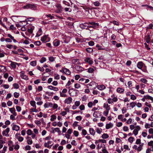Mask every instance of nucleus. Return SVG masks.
<instances>
[{
    "label": "nucleus",
    "mask_w": 153,
    "mask_h": 153,
    "mask_svg": "<svg viewBox=\"0 0 153 153\" xmlns=\"http://www.w3.org/2000/svg\"><path fill=\"white\" fill-rule=\"evenodd\" d=\"M37 69L43 72L44 71V69L43 68V67H41L39 66H37Z\"/></svg>",
    "instance_id": "nucleus-46"
},
{
    "label": "nucleus",
    "mask_w": 153,
    "mask_h": 153,
    "mask_svg": "<svg viewBox=\"0 0 153 153\" xmlns=\"http://www.w3.org/2000/svg\"><path fill=\"white\" fill-rule=\"evenodd\" d=\"M90 134L92 135H94L95 133V131L92 128H90L89 129Z\"/></svg>",
    "instance_id": "nucleus-15"
},
{
    "label": "nucleus",
    "mask_w": 153,
    "mask_h": 153,
    "mask_svg": "<svg viewBox=\"0 0 153 153\" xmlns=\"http://www.w3.org/2000/svg\"><path fill=\"white\" fill-rule=\"evenodd\" d=\"M48 88L50 90H53L54 91H57L58 89L57 88L53 87L52 85H49L48 86Z\"/></svg>",
    "instance_id": "nucleus-12"
},
{
    "label": "nucleus",
    "mask_w": 153,
    "mask_h": 153,
    "mask_svg": "<svg viewBox=\"0 0 153 153\" xmlns=\"http://www.w3.org/2000/svg\"><path fill=\"white\" fill-rule=\"evenodd\" d=\"M13 86L14 87V88L15 89H18L19 87V85L17 83H14L13 84Z\"/></svg>",
    "instance_id": "nucleus-44"
},
{
    "label": "nucleus",
    "mask_w": 153,
    "mask_h": 153,
    "mask_svg": "<svg viewBox=\"0 0 153 153\" xmlns=\"http://www.w3.org/2000/svg\"><path fill=\"white\" fill-rule=\"evenodd\" d=\"M82 133L83 135H85L87 134V132L85 129H83L82 130Z\"/></svg>",
    "instance_id": "nucleus-55"
},
{
    "label": "nucleus",
    "mask_w": 153,
    "mask_h": 153,
    "mask_svg": "<svg viewBox=\"0 0 153 153\" xmlns=\"http://www.w3.org/2000/svg\"><path fill=\"white\" fill-rule=\"evenodd\" d=\"M116 91L119 93L122 94L124 93V89L120 88H118L116 90Z\"/></svg>",
    "instance_id": "nucleus-13"
},
{
    "label": "nucleus",
    "mask_w": 153,
    "mask_h": 153,
    "mask_svg": "<svg viewBox=\"0 0 153 153\" xmlns=\"http://www.w3.org/2000/svg\"><path fill=\"white\" fill-rule=\"evenodd\" d=\"M42 32L41 28H40L37 31L36 37H39L42 34Z\"/></svg>",
    "instance_id": "nucleus-17"
},
{
    "label": "nucleus",
    "mask_w": 153,
    "mask_h": 153,
    "mask_svg": "<svg viewBox=\"0 0 153 153\" xmlns=\"http://www.w3.org/2000/svg\"><path fill=\"white\" fill-rule=\"evenodd\" d=\"M72 101V98L71 97L66 98L64 100V102L68 104H71Z\"/></svg>",
    "instance_id": "nucleus-7"
},
{
    "label": "nucleus",
    "mask_w": 153,
    "mask_h": 153,
    "mask_svg": "<svg viewBox=\"0 0 153 153\" xmlns=\"http://www.w3.org/2000/svg\"><path fill=\"white\" fill-rule=\"evenodd\" d=\"M109 137L108 135L106 133L103 134L102 136V138L103 139H106Z\"/></svg>",
    "instance_id": "nucleus-29"
},
{
    "label": "nucleus",
    "mask_w": 153,
    "mask_h": 153,
    "mask_svg": "<svg viewBox=\"0 0 153 153\" xmlns=\"http://www.w3.org/2000/svg\"><path fill=\"white\" fill-rule=\"evenodd\" d=\"M78 121H81L82 120V117L81 116H77L75 118Z\"/></svg>",
    "instance_id": "nucleus-52"
},
{
    "label": "nucleus",
    "mask_w": 153,
    "mask_h": 153,
    "mask_svg": "<svg viewBox=\"0 0 153 153\" xmlns=\"http://www.w3.org/2000/svg\"><path fill=\"white\" fill-rule=\"evenodd\" d=\"M135 129H134L137 131H138L140 130L141 128L139 126H136L135 127Z\"/></svg>",
    "instance_id": "nucleus-64"
},
{
    "label": "nucleus",
    "mask_w": 153,
    "mask_h": 153,
    "mask_svg": "<svg viewBox=\"0 0 153 153\" xmlns=\"http://www.w3.org/2000/svg\"><path fill=\"white\" fill-rule=\"evenodd\" d=\"M49 59L50 61L51 62H53L54 61V60L55 58H54L53 57L51 56L49 57Z\"/></svg>",
    "instance_id": "nucleus-59"
},
{
    "label": "nucleus",
    "mask_w": 153,
    "mask_h": 153,
    "mask_svg": "<svg viewBox=\"0 0 153 153\" xmlns=\"http://www.w3.org/2000/svg\"><path fill=\"white\" fill-rule=\"evenodd\" d=\"M150 40V38L149 35H148L146 38V42L147 43H149Z\"/></svg>",
    "instance_id": "nucleus-54"
},
{
    "label": "nucleus",
    "mask_w": 153,
    "mask_h": 153,
    "mask_svg": "<svg viewBox=\"0 0 153 153\" xmlns=\"http://www.w3.org/2000/svg\"><path fill=\"white\" fill-rule=\"evenodd\" d=\"M136 105V103L135 102H131L130 103V106L132 108H133Z\"/></svg>",
    "instance_id": "nucleus-39"
},
{
    "label": "nucleus",
    "mask_w": 153,
    "mask_h": 153,
    "mask_svg": "<svg viewBox=\"0 0 153 153\" xmlns=\"http://www.w3.org/2000/svg\"><path fill=\"white\" fill-rule=\"evenodd\" d=\"M94 42L93 41H91L88 42V44L89 46H93L94 45Z\"/></svg>",
    "instance_id": "nucleus-58"
},
{
    "label": "nucleus",
    "mask_w": 153,
    "mask_h": 153,
    "mask_svg": "<svg viewBox=\"0 0 153 153\" xmlns=\"http://www.w3.org/2000/svg\"><path fill=\"white\" fill-rule=\"evenodd\" d=\"M14 96L15 98H17L19 96V93L15 92L14 93Z\"/></svg>",
    "instance_id": "nucleus-49"
},
{
    "label": "nucleus",
    "mask_w": 153,
    "mask_h": 153,
    "mask_svg": "<svg viewBox=\"0 0 153 153\" xmlns=\"http://www.w3.org/2000/svg\"><path fill=\"white\" fill-rule=\"evenodd\" d=\"M48 35H45L42 37H41V41L43 42H46L47 41H46L48 37Z\"/></svg>",
    "instance_id": "nucleus-18"
},
{
    "label": "nucleus",
    "mask_w": 153,
    "mask_h": 153,
    "mask_svg": "<svg viewBox=\"0 0 153 153\" xmlns=\"http://www.w3.org/2000/svg\"><path fill=\"white\" fill-rule=\"evenodd\" d=\"M20 127L16 125L13 124L12 126V129L13 130H15L16 131H18L19 130Z\"/></svg>",
    "instance_id": "nucleus-16"
},
{
    "label": "nucleus",
    "mask_w": 153,
    "mask_h": 153,
    "mask_svg": "<svg viewBox=\"0 0 153 153\" xmlns=\"http://www.w3.org/2000/svg\"><path fill=\"white\" fill-rule=\"evenodd\" d=\"M17 63L16 62H11L10 64V66L13 68L15 69L16 67Z\"/></svg>",
    "instance_id": "nucleus-22"
},
{
    "label": "nucleus",
    "mask_w": 153,
    "mask_h": 153,
    "mask_svg": "<svg viewBox=\"0 0 153 153\" xmlns=\"http://www.w3.org/2000/svg\"><path fill=\"white\" fill-rule=\"evenodd\" d=\"M141 69L143 71L145 72H147V71L146 70V67L145 65L143 66L142 68Z\"/></svg>",
    "instance_id": "nucleus-36"
},
{
    "label": "nucleus",
    "mask_w": 153,
    "mask_h": 153,
    "mask_svg": "<svg viewBox=\"0 0 153 153\" xmlns=\"http://www.w3.org/2000/svg\"><path fill=\"white\" fill-rule=\"evenodd\" d=\"M9 110L12 114H13L15 112V109L14 108H9Z\"/></svg>",
    "instance_id": "nucleus-40"
},
{
    "label": "nucleus",
    "mask_w": 153,
    "mask_h": 153,
    "mask_svg": "<svg viewBox=\"0 0 153 153\" xmlns=\"http://www.w3.org/2000/svg\"><path fill=\"white\" fill-rule=\"evenodd\" d=\"M75 69L78 72H81L84 70V68L83 67L78 65L76 66Z\"/></svg>",
    "instance_id": "nucleus-6"
},
{
    "label": "nucleus",
    "mask_w": 153,
    "mask_h": 153,
    "mask_svg": "<svg viewBox=\"0 0 153 153\" xmlns=\"http://www.w3.org/2000/svg\"><path fill=\"white\" fill-rule=\"evenodd\" d=\"M34 28V26H32V25H29L28 26V28L27 29V31L29 33H32L33 32V30Z\"/></svg>",
    "instance_id": "nucleus-9"
},
{
    "label": "nucleus",
    "mask_w": 153,
    "mask_h": 153,
    "mask_svg": "<svg viewBox=\"0 0 153 153\" xmlns=\"http://www.w3.org/2000/svg\"><path fill=\"white\" fill-rule=\"evenodd\" d=\"M96 131L98 134H100L102 131V129L99 128H97L96 129Z\"/></svg>",
    "instance_id": "nucleus-27"
},
{
    "label": "nucleus",
    "mask_w": 153,
    "mask_h": 153,
    "mask_svg": "<svg viewBox=\"0 0 153 153\" xmlns=\"http://www.w3.org/2000/svg\"><path fill=\"white\" fill-rule=\"evenodd\" d=\"M98 88L100 90H102L105 89V86L104 85H99L98 86Z\"/></svg>",
    "instance_id": "nucleus-25"
},
{
    "label": "nucleus",
    "mask_w": 153,
    "mask_h": 153,
    "mask_svg": "<svg viewBox=\"0 0 153 153\" xmlns=\"http://www.w3.org/2000/svg\"><path fill=\"white\" fill-rule=\"evenodd\" d=\"M124 117V116L122 114H120L118 116V119L119 120H121V121L123 119Z\"/></svg>",
    "instance_id": "nucleus-48"
},
{
    "label": "nucleus",
    "mask_w": 153,
    "mask_h": 153,
    "mask_svg": "<svg viewBox=\"0 0 153 153\" xmlns=\"http://www.w3.org/2000/svg\"><path fill=\"white\" fill-rule=\"evenodd\" d=\"M10 131V128H7L5 130L2 132V134L3 136L6 137H8L9 134L8 133Z\"/></svg>",
    "instance_id": "nucleus-5"
},
{
    "label": "nucleus",
    "mask_w": 153,
    "mask_h": 153,
    "mask_svg": "<svg viewBox=\"0 0 153 153\" xmlns=\"http://www.w3.org/2000/svg\"><path fill=\"white\" fill-rule=\"evenodd\" d=\"M30 105L33 108H36V102L34 100H31L30 101Z\"/></svg>",
    "instance_id": "nucleus-23"
},
{
    "label": "nucleus",
    "mask_w": 153,
    "mask_h": 153,
    "mask_svg": "<svg viewBox=\"0 0 153 153\" xmlns=\"http://www.w3.org/2000/svg\"><path fill=\"white\" fill-rule=\"evenodd\" d=\"M24 9H30L32 10H36L37 9V6L33 4H28L23 7Z\"/></svg>",
    "instance_id": "nucleus-1"
},
{
    "label": "nucleus",
    "mask_w": 153,
    "mask_h": 153,
    "mask_svg": "<svg viewBox=\"0 0 153 153\" xmlns=\"http://www.w3.org/2000/svg\"><path fill=\"white\" fill-rule=\"evenodd\" d=\"M21 77L23 79H24L25 80H27L28 79V78L27 76L26 75L24 74L20 75Z\"/></svg>",
    "instance_id": "nucleus-28"
},
{
    "label": "nucleus",
    "mask_w": 153,
    "mask_h": 153,
    "mask_svg": "<svg viewBox=\"0 0 153 153\" xmlns=\"http://www.w3.org/2000/svg\"><path fill=\"white\" fill-rule=\"evenodd\" d=\"M60 71L63 72L67 75H69L71 74V71L68 69L66 68H64L62 70H60Z\"/></svg>",
    "instance_id": "nucleus-4"
},
{
    "label": "nucleus",
    "mask_w": 153,
    "mask_h": 153,
    "mask_svg": "<svg viewBox=\"0 0 153 153\" xmlns=\"http://www.w3.org/2000/svg\"><path fill=\"white\" fill-rule=\"evenodd\" d=\"M45 16L47 18H49L50 19H52L53 18V17L50 14L46 15Z\"/></svg>",
    "instance_id": "nucleus-61"
},
{
    "label": "nucleus",
    "mask_w": 153,
    "mask_h": 153,
    "mask_svg": "<svg viewBox=\"0 0 153 153\" xmlns=\"http://www.w3.org/2000/svg\"><path fill=\"white\" fill-rule=\"evenodd\" d=\"M134 121V120L131 118L129 119L127 121L126 123L128 124H130Z\"/></svg>",
    "instance_id": "nucleus-32"
},
{
    "label": "nucleus",
    "mask_w": 153,
    "mask_h": 153,
    "mask_svg": "<svg viewBox=\"0 0 153 153\" xmlns=\"http://www.w3.org/2000/svg\"><path fill=\"white\" fill-rule=\"evenodd\" d=\"M134 139L132 137H130L128 139V141L131 143H132L134 141Z\"/></svg>",
    "instance_id": "nucleus-38"
},
{
    "label": "nucleus",
    "mask_w": 153,
    "mask_h": 153,
    "mask_svg": "<svg viewBox=\"0 0 153 153\" xmlns=\"http://www.w3.org/2000/svg\"><path fill=\"white\" fill-rule=\"evenodd\" d=\"M62 3L64 4H65L68 6H70V4L67 1H63L62 2Z\"/></svg>",
    "instance_id": "nucleus-60"
},
{
    "label": "nucleus",
    "mask_w": 153,
    "mask_h": 153,
    "mask_svg": "<svg viewBox=\"0 0 153 153\" xmlns=\"http://www.w3.org/2000/svg\"><path fill=\"white\" fill-rule=\"evenodd\" d=\"M140 81L144 83H146L147 82V80L145 78H141L140 79Z\"/></svg>",
    "instance_id": "nucleus-53"
},
{
    "label": "nucleus",
    "mask_w": 153,
    "mask_h": 153,
    "mask_svg": "<svg viewBox=\"0 0 153 153\" xmlns=\"http://www.w3.org/2000/svg\"><path fill=\"white\" fill-rule=\"evenodd\" d=\"M46 60V58L45 57H42L40 60V63H42L44 62H45Z\"/></svg>",
    "instance_id": "nucleus-37"
},
{
    "label": "nucleus",
    "mask_w": 153,
    "mask_h": 153,
    "mask_svg": "<svg viewBox=\"0 0 153 153\" xmlns=\"http://www.w3.org/2000/svg\"><path fill=\"white\" fill-rule=\"evenodd\" d=\"M30 65L33 66H35L36 65V61H33L30 62Z\"/></svg>",
    "instance_id": "nucleus-35"
},
{
    "label": "nucleus",
    "mask_w": 153,
    "mask_h": 153,
    "mask_svg": "<svg viewBox=\"0 0 153 153\" xmlns=\"http://www.w3.org/2000/svg\"><path fill=\"white\" fill-rule=\"evenodd\" d=\"M5 68V67L3 65H0V72H2Z\"/></svg>",
    "instance_id": "nucleus-50"
},
{
    "label": "nucleus",
    "mask_w": 153,
    "mask_h": 153,
    "mask_svg": "<svg viewBox=\"0 0 153 153\" xmlns=\"http://www.w3.org/2000/svg\"><path fill=\"white\" fill-rule=\"evenodd\" d=\"M56 8L55 9V12L57 13H60L62 11L63 8L61 5L57 4L56 5Z\"/></svg>",
    "instance_id": "nucleus-2"
},
{
    "label": "nucleus",
    "mask_w": 153,
    "mask_h": 153,
    "mask_svg": "<svg viewBox=\"0 0 153 153\" xmlns=\"http://www.w3.org/2000/svg\"><path fill=\"white\" fill-rule=\"evenodd\" d=\"M96 47L97 48L98 50H103L104 48H102V46L100 45L99 44H97L96 45Z\"/></svg>",
    "instance_id": "nucleus-33"
},
{
    "label": "nucleus",
    "mask_w": 153,
    "mask_h": 153,
    "mask_svg": "<svg viewBox=\"0 0 153 153\" xmlns=\"http://www.w3.org/2000/svg\"><path fill=\"white\" fill-rule=\"evenodd\" d=\"M51 118L50 119V120L51 121H53L55 120L56 119V116L54 115H52L51 116Z\"/></svg>",
    "instance_id": "nucleus-34"
},
{
    "label": "nucleus",
    "mask_w": 153,
    "mask_h": 153,
    "mask_svg": "<svg viewBox=\"0 0 153 153\" xmlns=\"http://www.w3.org/2000/svg\"><path fill=\"white\" fill-rule=\"evenodd\" d=\"M34 45L37 46H39L41 45V42L39 41H37L34 43Z\"/></svg>",
    "instance_id": "nucleus-51"
},
{
    "label": "nucleus",
    "mask_w": 153,
    "mask_h": 153,
    "mask_svg": "<svg viewBox=\"0 0 153 153\" xmlns=\"http://www.w3.org/2000/svg\"><path fill=\"white\" fill-rule=\"evenodd\" d=\"M89 24L91 25L92 27L96 28L99 26V24L93 22H89Z\"/></svg>",
    "instance_id": "nucleus-8"
},
{
    "label": "nucleus",
    "mask_w": 153,
    "mask_h": 153,
    "mask_svg": "<svg viewBox=\"0 0 153 153\" xmlns=\"http://www.w3.org/2000/svg\"><path fill=\"white\" fill-rule=\"evenodd\" d=\"M130 99L133 100H134L136 99V97L134 95H131Z\"/></svg>",
    "instance_id": "nucleus-56"
},
{
    "label": "nucleus",
    "mask_w": 153,
    "mask_h": 153,
    "mask_svg": "<svg viewBox=\"0 0 153 153\" xmlns=\"http://www.w3.org/2000/svg\"><path fill=\"white\" fill-rule=\"evenodd\" d=\"M113 126V124L111 123L107 124L105 126V128L106 129H108L110 128H112Z\"/></svg>",
    "instance_id": "nucleus-21"
},
{
    "label": "nucleus",
    "mask_w": 153,
    "mask_h": 153,
    "mask_svg": "<svg viewBox=\"0 0 153 153\" xmlns=\"http://www.w3.org/2000/svg\"><path fill=\"white\" fill-rule=\"evenodd\" d=\"M60 41L59 40H55L53 42L54 46H57L59 45Z\"/></svg>",
    "instance_id": "nucleus-30"
},
{
    "label": "nucleus",
    "mask_w": 153,
    "mask_h": 153,
    "mask_svg": "<svg viewBox=\"0 0 153 153\" xmlns=\"http://www.w3.org/2000/svg\"><path fill=\"white\" fill-rule=\"evenodd\" d=\"M72 63L74 64H80V62L79 60L77 59H73L71 61Z\"/></svg>",
    "instance_id": "nucleus-11"
},
{
    "label": "nucleus",
    "mask_w": 153,
    "mask_h": 153,
    "mask_svg": "<svg viewBox=\"0 0 153 153\" xmlns=\"http://www.w3.org/2000/svg\"><path fill=\"white\" fill-rule=\"evenodd\" d=\"M85 70H87V71L89 73H92L94 71V69L91 68H89L86 69Z\"/></svg>",
    "instance_id": "nucleus-26"
},
{
    "label": "nucleus",
    "mask_w": 153,
    "mask_h": 153,
    "mask_svg": "<svg viewBox=\"0 0 153 153\" xmlns=\"http://www.w3.org/2000/svg\"><path fill=\"white\" fill-rule=\"evenodd\" d=\"M137 68L141 69L143 66V63L142 62H139L137 63Z\"/></svg>",
    "instance_id": "nucleus-14"
},
{
    "label": "nucleus",
    "mask_w": 153,
    "mask_h": 153,
    "mask_svg": "<svg viewBox=\"0 0 153 153\" xmlns=\"http://www.w3.org/2000/svg\"><path fill=\"white\" fill-rule=\"evenodd\" d=\"M101 115V112L99 111H94L93 114V116L96 118L99 117Z\"/></svg>",
    "instance_id": "nucleus-10"
},
{
    "label": "nucleus",
    "mask_w": 153,
    "mask_h": 153,
    "mask_svg": "<svg viewBox=\"0 0 153 153\" xmlns=\"http://www.w3.org/2000/svg\"><path fill=\"white\" fill-rule=\"evenodd\" d=\"M7 36L8 37H9L10 39L11 40H12L14 43L17 42L16 40L14 39V37L12 36L10 34H7Z\"/></svg>",
    "instance_id": "nucleus-20"
},
{
    "label": "nucleus",
    "mask_w": 153,
    "mask_h": 153,
    "mask_svg": "<svg viewBox=\"0 0 153 153\" xmlns=\"http://www.w3.org/2000/svg\"><path fill=\"white\" fill-rule=\"evenodd\" d=\"M104 107L105 108L106 111H109L110 109V108L109 105L108 104H105L104 103Z\"/></svg>",
    "instance_id": "nucleus-24"
},
{
    "label": "nucleus",
    "mask_w": 153,
    "mask_h": 153,
    "mask_svg": "<svg viewBox=\"0 0 153 153\" xmlns=\"http://www.w3.org/2000/svg\"><path fill=\"white\" fill-rule=\"evenodd\" d=\"M60 96L62 97H65L67 96V95L65 94L61 91L60 92Z\"/></svg>",
    "instance_id": "nucleus-57"
},
{
    "label": "nucleus",
    "mask_w": 153,
    "mask_h": 153,
    "mask_svg": "<svg viewBox=\"0 0 153 153\" xmlns=\"http://www.w3.org/2000/svg\"><path fill=\"white\" fill-rule=\"evenodd\" d=\"M93 3L94 4V5L96 6H98L100 5V3L98 1L93 2Z\"/></svg>",
    "instance_id": "nucleus-45"
},
{
    "label": "nucleus",
    "mask_w": 153,
    "mask_h": 153,
    "mask_svg": "<svg viewBox=\"0 0 153 153\" xmlns=\"http://www.w3.org/2000/svg\"><path fill=\"white\" fill-rule=\"evenodd\" d=\"M64 10L65 12H71V9L69 7H65L64 8Z\"/></svg>",
    "instance_id": "nucleus-41"
},
{
    "label": "nucleus",
    "mask_w": 153,
    "mask_h": 153,
    "mask_svg": "<svg viewBox=\"0 0 153 153\" xmlns=\"http://www.w3.org/2000/svg\"><path fill=\"white\" fill-rule=\"evenodd\" d=\"M27 142L29 145H31L33 143L32 140H31V137H27Z\"/></svg>",
    "instance_id": "nucleus-19"
},
{
    "label": "nucleus",
    "mask_w": 153,
    "mask_h": 153,
    "mask_svg": "<svg viewBox=\"0 0 153 153\" xmlns=\"http://www.w3.org/2000/svg\"><path fill=\"white\" fill-rule=\"evenodd\" d=\"M85 107L84 105L83 104L81 105L79 107V109L81 110H85Z\"/></svg>",
    "instance_id": "nucleus-43"
},
{
    "label": "nucleus",
    "mask_w": 153,
    "mask_h": 153,
    "mask_svg": "<svg viewBox=\"0 0 153 153\" xmlns=\"http://www.w3.org/2000/svg\"><path fill=\"white\" fill-rule=\"evenodd\" d=\"M74 87L78 89L80 87V85L79 83H76L74 85Z\"/></svg>",
    "instance_id": "nucleus-63"
},
{
    "label": "nucleus",
    "mask_w": 153,
    "mask_h": 153,
    "mask_svg": "<svg viewBox=\"0 0 153 153\" xmlns=\"http://www.w3.org/2000/svg\"><path fill=\"white\" fill-rule=\"evenodd\" d=\"M54 130H55V132H58L59 134H60L61 133V131L59 129V128H54Z\"/></svg>",
    "instance_id": "nucleus-42"
},
{
    "label": "nucleus",
    "mask_w": 153,
    "mask_h": 153,
    "mask_svg": "<svg viewBox=\"0 0 153 153\" xmlns=\"http://www.w3.org/2000/svg\"><path fill=\"white\" fill-rule=\"evenodd\" d=\"M27 133L29 135H31L32 134V132L31 130L29 129L27 130Z\"/></svg>",
    "instance_id": "nucleus-47"
},
{
    "label": "nucleus",
    "mask_w": 153,
    "mask_h": 153,
    "mask_svg": "<svg viewBox=\"0 0 153 153\" xmlns=\"http://www.w3.org/2000/svg\"><path fill=\"white\" fill-rule=\"evenodd\" d=\"M17 139L19 142H22L24 138L20 136L18 138H17Z\"/></svg>",
    "instance_id": "nucleus-62"
},
{
    "label": "nucleus",
    "mask_w": 153,
    "mask_h": 153,
    "mask_svg": "<svg viewBox=\"0 0 153 153\" xmlns=\"http://www.w3.org/2000/svg\"><path fill=\"white\" fill-rule=\"evenodd\" d=\"M84 61L87 63L91 65H92L93 63V61L92 59L90 57H87L85 58L84 60Z\"/></svg>",
    "instance_id": "nucleus-3"
},
{
    "label": "nucleus",
    "mask_w": 153,
    "mask_h": 153,
    "mask_svg": "<svg viewBox=\"0 0 153 153\" xmlns=\"http://www.w3.org/2000/svg\"><path fill=\"white\" fill-rule=\"evenodd\" d=\"M86 51L89 53H91L93 52V49L90 48H87L86 49Z\"/></svg>",
    "instance_id": "nucleus-31"
}]
</instances>
